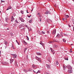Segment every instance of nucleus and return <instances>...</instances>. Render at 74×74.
<instances>
[{"label": "nucleus", "mask_w": 74, "mask_h": 74, "mask_svg": "<svg viewBox=\"0 0 74 74\" xmlns=\"http://www.w3.org/2000/svg\"><path fill=\"white\" fill-rule=\"evenodd\" d=\"M40 22H41V18H40Z\"/></svg>", "instance_id": "79ce46f5"}, {"label": "nucleus", "mask_w": 74, "mask_h": 74, "mask_svg": "<svg viewBox=\"0 0 74 74\" xmlns=\"http://www.w3.org/2000/svg\"><path fill=\"white\" fill-rule=\"evenodd\" d=\"M53 47L54 48H55V47L56 48H57L58 47V46H57L56 45H53Z\"/></svg>", "instance_id": "dca6fc26"}, {"label": "nucleus", "mask_w": 74, "mask_h": 74, "mask_svg": "<svg viewBox=\"0 0 74 74\" xmlns=\"http://www.w3.org/2000/svg\"><path fill=\"white\" fill-rule=\"evenodd\" d=\"M73 31L74 32V29H73Z\"/></svg>", "instance_id": "338daca9"}, {"label": "nucleus", "mask_w": 74, "mask_h": 74, "mask_svg": "<svg viewBox=\"0 0 74 74\" xmlns=\"http://www.w3.org/2000/svg\"><path fill=\"white\" fill-rule=\"evenodd\" d=\"M14 60L12 59H11L10 60V63L11 64L12 63V62H13V61Z\"/></svg>", "instance_id": "9d476101"}, {"label": "nucleus", "mask_w": 74, "mask_h": 74, "mask_svg": "<svg viewBox=\"0 0 74 74\" xmlns=\"http://www.w3.org/2000/svg\"><path fill=\"white\" fill-rule=\"evenodd\" d=\"M27 11H28L27 10V13H29V12H27Z\"/></svg>", "instance_id": "4d7b16f0"}, {"label": "nucleus", "mask_w": 74, "mask_h": 74, "mask_svg": "<svg viewBox=\"0 0 74 74\" xmlns=\"http://www.w3.org/2000/svg\"><path fill=\"white\" fill-rule=\"evenodd\" d=\"M52 21L49 18H47V22H52Z\"/></svg>", "instance_id": "423d86ee"}, {"label": "nucleus", "mask_w": 74, "mask_h": 74, "mask_svg": "<svg viewBox=\"0 0 74 74\" xmlns=\"http://www.w3.org/2000/svg\"><path fill=\"white\" fill-rule=\"evenodd\" d=\"M14 19H15V18H14V17H13V16H12V17L11 18V21L13 22V21H14Z\"/></svg>", "instance_id": "9b49d317"}, {"label": "nucleus", "mask_w": 74, "mask_h": 74, "mask_svg": "<svg viewBox=\"0 0 74 74\" xmlns=\"http://www.w3.org/2000/svg\"><path fill=\"white\" fill-rule=\"evenodd\" d=\"M21 22H25V20H23V18L21 20Z\"/></svg>", "instance_id": "5701e85b"}, {"label": "nucleus", "mask_w": 74, "mask_h": 74, "mask_svg": "<svg viewBox=\"0 0 74 74\" xmlns=\"http://www.w3.org/2000/svg\"><path fill=\"white\" fill-rule=\"evenodd\" d=\"M12 48L13 49H14V47L13 46L12 47Z\"/></svg>", "instance_id": "13d9d810"}, {"label": "nucleus", "mask_w": 74, "mask_h": 74, "mask_svg": "<svg viewBox=\"0 0 74 74\" xmlns=\"http://www.w3.org/2000/svg\"><path fill=\"white\" fill-rule=\"evenodd\" d=\"M27 17H28V18H30V16H27Z\"/></svg>", "instance_id": "5fc2aeb1"}, {"label": "nucleus", "mask_w": 74, "mask_h": 74, "mask_svg": "<svg viewBox=\"0 0 74 74\" xmlns=\"http://www.w3.org/2000/svg\"><path fill=\"white\" fill-rule=\"evenodd\" d=\"M69 27H71V26L70 25H69Z\"/></svg>", "instance_id": "3c124183"}, {"label": "nucleus", "mask_w": 74, "mask_h": 74, "mask_svg": "<svg viewBox=\"0 0 74 74\" xmlns=\"http://www.w3.org/2000/svg\"><path fill=\"white\" fill-rule=\"evenodd\" d=\"M27 48H26L24 49V52H26V50H27Z\"/></svg>", "instance_id": "4be33fe9"}, {"label": "nucleus", "mask_w": 74, "mask_h": 74, "mask_svg": "<svg viewBox=\"0 0 74 74\" xmlns=\"http://www.w3.org/2000/svg\"><path fill=\"white\" fill-rule=\"evenodd\" d=\"M53 41H50L49 42V44H51L52 43H53Z\"/></svg>", "instance_id": "c756f323"}, {"label": "nucleus", "mask_w": 74, "mask_h": 74, "mask_svg": "<svg viewBox=\"0 0 74 74\" xmlns=\"http://www.w3.org/2000/svg\"><path fill=\"white\" fill-rule=\"evenodd\" d=\"M25 26V25L24 24H22L21 25H20L19 26V28H20V29H23V28H21V27H22H22H23V26Z\"/></svg>", "instance_id": "7ed1b4c3"}, {"label": "nucleus", "mask_w": 74, "mask_h": 74, "mask_svg": "<svg viewBox=\"0 0 74 74\" xmlns=\"http://www.w3.org/2000/svg\"><path fill=\"white\" fill-rule=\"evenodd\" d=\"M67 18H69V16L68 15H66Z\"/></svg>", "instance_id": "c03bdc74"}, {"label": "nucleus", "mask_w": 74, "mask_h": 74, "mask_svg": "<svg viewBox=\"0 0 74 74\" xmlns=\"http://www.w3.org/2000/svg\"><path fill=\"white\" fill-rule=\"evenodd\" d=\"M56 65H58L59 64V63L58 62H56Z\"/></svg>", "instance_id": "7c9ffc66"}, {"label": "nucleus", "mask_w": 74, "mask_h": 74, "mask_svg": "<svg viewBox=\"0 0 74 74\" xmlns=\"http://www.w3.org/2000/svg\"><path fill=\"white\" fill-rule=\"evenodd\" d=\"M67 66H64V70H65L66 69H67Z\"/></svg>", "instance_id": "f3484780"}, {"label": "nucleus", "mask_w": 74, "mask_h": 74, "mask_svg": "<svg viewBox=\"0 0 74 74\" xmlns=\"http://www.w3.org/2000/svg\"><path fill=\"white\" fill-rule=\"evenodd\" d=\"M37 15H40V13H38Z\"/></svg>", "instance_id": "8fccbe9b"}, {"label": "nucleus", "mask_w": 74, "mask_h": 74, "mask_svg": "<svg viewBox=\"0 0 74 74\" xmlns=\"http://www.w3.org/2000/svg\"><path fill=\"white\" fill-rule=\"evenodd\" d=\"M24 44L25 45H27V43L25 41H24Z\"/></svg>", "instance_id": "aec40b11"}, {"label": "nucleus", "mask_w": 74, "mask_h": 74, "mask_svg": "<svg viewBox=\"0 0 74 74\" xmlns=\"http://www.w3.org/2000/svg\"><path fill=\"white\" fill-rule=\"evenodd\" d=\"M64 18H62V21H64Z\"/></svg>", "instance_id": "603ef678"}, {"label": "nucleus", "mask_w": 74, "mask_h": 74, "mask_svg": "<svg viewBox=\"0 0 74 74\" xmlns=\"http://www.w3.org/2000/svg\"><path fill=\"white\" fill-rule=\"evenodd\" d=\"M25 27H27V25H25Z\"/></svg>", "instance_id": "09e8293b"}, {"label": "nucleus", "mask_w": 74, "mask_h": 74, "mask_svg": "<svg viewBox=\"0 0 74 74\" xmlns=\"http://www.w3.org/2000/svg\"><path fill=\"white\" fill-rule=\"evenodd\" d=\"M12 8H11V6L9 7L6 10H10V9H11Z\"/></svg>", "instance_id": "4468645a"}, {"label": "nucleus", "mask_w": 74, "mask_h": 74, "mask_svg": "<svg viewBox=\"0 0 74 74\" xmlns=\"http://www.w3.org/2000/svg\"><path fill=\"white\" fill-rule=\"evenodd\" d=\"M38 59V60L39 61H40V62H41V60L39 58V59Z\"/></svg>", "instance_id": "a18cd8bd"}, {"label": "nucleus", "mask_w": 74, "mask_h": 74, "mask_svg": "<svg viewBox=\"0 0 74 74\" xmlns=\"http://www.w3.org/2000/svg\"><path fill=\"white\" fill-rule=\"evenodd\" d=\"M60 36V35L59 34H58L56 36L57 37H58V38H59V37Z\"/></svg>", "instance_id": "a211bd4d"}, {"label": "nucleus", "mask_w": 74, "mask_h": 74, "mask_svg": "<svg viewBox=\"0 0 74 74\" xmlns=\"http://www.w3.org/2000/svg\"><path fill=\"white\" fill-rule=\"evenodd\" d=\"M10 34L11 35V36H13V35H12V33H10Z\"/></svg>", "instance_id": "a19ab883"}, {"label": "nucleus", "mask_w": 74, "mask_h": 74, "mask_svg": "<svg viewBox=\"0 0 74 74\" xmlns=\"http://www.w3.org/2000/svg\"><path fill=\"white\" fill-rule=\"evenodd\" d=\"M71 45H73V44H71Z\"/></svg>", "instance_id": "052dcab7"}, {"label": "nucleus", "mask_w": 74, "mask_h": 74, "mask_svg": "<svg viewBox=\"0 0 74 74\" xmlns=\"http://www.w3.org/2000/svg\"><path fill=\"white\" fill-rule=\"evenodd\" d=\"M21 28V29H23H23H24V27H23L22 26Z\"/></svg>", "instance_id": "de8ad7c7"}, {"label": "nucleus", "mask_w": 74, "mask_h": 74, "mask_svg": "<svg viewBox=\"0 0 74 74\" xmlns=\"http://www.w3.org/2000/svg\"><path fill=\"white\" fill-rule=\"evenodd\" d=\"M5 45H7V44H8V42H5Z\"/></svg>", "instance_id": "cd10ccee"}, {"label": "nucleus", "mask_w": 74, "mask_h": 74, "mask_svg": "<svg viewBox=\"0 0 74 74\" xmlns=\"http://www.w3.org/2000/svg\"><path fill=\"white\" fill-rule=\"evenodd\" d=\"M63 42H66V40H65V39H63Z\"/></svg>", "instance_id": "473e14b6"}, {"label": "nucleus", "mask_w": 74, "mask_h": 74, "mask_svg": "<svg viewBox=\"0 0 74 74\" xmlns=\"http://www.w3.org/2000/svg\"><path fill=\"white\" fill-rule=\"evenodd\" d=\"M0 54H1V51H0Z\"/></svg>", "instance_id": "680f3d73"}, {"label": "nucleus", "mask_w": 74, "mask_h": 74, "mask_svg": "<svg viewBox=\"0 0 74 74\" xmlns=\"http://www.w3.org/2000/svg\"><path fill=\"white\" fill-rule=\"evenodd\" d=\"M42 33L43 34H45V32H44L43 31H42Z\"/></svg>", "instance_id": "c9c22d12"}, {"label": "nucleus", "mask_w": 74, "mask_h": 74, "mask_svg": "<svg viewBox=\"0 0 74 74\" xmlns=\"http://www.w3.org/2000/svg\"><path fill=\"white\" fill-rule=\"evenodd\" d=\"M48 60L49 62V58H48Z\"/></svg>", "instance_id": "864d4df0"}, {"label": "nucleus", "mask_w": 74, "mask_h": 74, "mask_svg": "<svg viewBox=\"0 0 74 74\" xmlns=\"http://www.w3.org/2000/svg\"><path fill=\"white\" fill-rule=\"evenodd\" d=\"M51 13L49 11H47L45 13V14H50Z\"/></svg>", "instance_id": "f8f14e48"}, {"label": "nucleus", "mask_w": 74, "mask_h": 74, "mask_svg": "<svg viewBox=\"0 0 74 74\" xmlns=\"http://www.w3.org/2000/svg\"><path fill=\"white\" fill-rule=\"evenodd\" d=\"M12 55L13 56V58H16V55L15 54H12Z\"/></svg>", "instance_id": "20e7f679"}, {"label": "nucleus", "mask_w": 74, "mask_h": 74, "mask_svg": "<svg viewBox=\"0 0 74 74\" xmlns=\"http://www.w3.org/2000/svg\"><path fill=\"white\" fill-rule=\"evenodd\" d=\"M9 29H8V28L7 29V30H8Z\"/></svg>", "instance_id": "69168bd1"}, {"label": "nucleus", "mask_w": 74, "mask_h": 74, "mask_svg": "<svg viewBox=\"0 0 74 74\" xmlns=\"http://www.w3.org/2000/svg\"><path fill=\"white\" fill-rule=\"evenodd\" d=\"M32 21H33V20H32V19H31L30 20H29V23H32Z\"/></svg>", "instance_id": "6ab92c4d"}, {"label": "nucleus", "mask_w": 74, "mask_h": 74, "mask_svg": "<svg viewBox=\"0 0 74 74\" xmlns=\"http://www.w3.org/2000/svg\"><path fill=\"white\" fill-rule=\"evenodd\" d=\"M5 49L7 48V47L6 46H5Z\"/></svg>", "instance_id": "bf43d9fd"}, {"label": "nucleus", "mask_w": 74, "mask_h": 74, "mask_svg": "<svg viewBox=\"0 0 74 74\" xmlns=\"http://www.w3.org/2000/svg\"><path fill=\"white\" fill-rule=\"evenodd\" d=\"M26 37H27H27H28V36H26Z\"/></svg>", "instance_id": "e2e57ef3"}, {"label": "nucleus", "mask_w": 74, "mask_h": 74, "mask_svg": "<svg viewBox=\"0 0 74 74\" xmlns=\"http://www.w3.org/2000/svg\"><path fill=\"white\" fill-rule=\"evenodd\" d=\"M27 40H29V37H27Z\"/></svg>", "instance_id": "37998d69"}, {"label": "nucleus", "mask_w": 74, "mask_h": 74, "mask_svg": "<svg viewBox=\"0 0 74 74\" xmlns=\"http://www.w3.org/2000/svg\"><path fill=\"white\" fill-rule=\"evenodd\" d=\"M64 34V36H68V35L65 34Z\"/></svg>", "instance_id": "72a5a7b5"}, {"label": "nucleus", "mask_w": 74, "mask_h": 74, "mask_svg": "<svg viewBox=\"0 0 74 74\" xmlns=\"http://www.w3.org/2000/svg\"><path fill=\"white\" fill-rule=\"evenodd\" d=\"M32 67H33L34 68V64H33L32 66Z\"/></svg>", "instance_id": "ea45409f"}, {"label": "nucleus", "mask_w": 74, "mask_h": 74, "mask_svg": "<svg viewBox=\"0 0 74 74\" xmlns=\"http://www.w3.org/2000/svg\"><path fill=\"white\" fill-rule=\"evenodd\" d=\"M1 3H4L5 2V1H1Z\"/></svg>", "instance_id": "58836bf2"}, {"label": "nucleus", "mask_w": 74, "mask_h": 74, "mask_svg": "<svg viewBox=\"0 0 74 74\" xmlns=\"http://www.w3.org/2000/svg\"><path fill=\"white\" fill-rule=\"evenodd\" d=\"M67 68L68 69H72L73 67L71 66L70 65H67Z\"/></svg>", "instance_id": "f257e3e1"}, {"label": "nucleus", "mask_w": 74, "mask_h": 74, "mask_svg": "<svg viewBox=\"0 0 74 74\" xmlns=\"http://www.w3.org/2000/svg\"><path fill=\"white\" fill-rule=\"evenodd\" d=\"M53 41L54 42H59V39L57 40H53Z\"/></svg>", "instance_id": "39448f33"}, {"label": "nucleus", "mask_w": 74, "mask_h": 74, "mask_svg": "<svg viewBox=\"0 0 74 74\" xmlns=\"http://www.w3.org/2000/svg\"><path fill=\"white\" fill-rule=\"evenodd\" d=\"M46 66L47 67V69H50V65L47 64Z\"/></svg>", "instance_id": "6e6552de"}, {"label": "nucleus", "mask_w": 74, "mask_h": 74, "mask_svg": "<svg viewBox=\"0 0 74 74\" xmlns=\"http://www.w3.org/2000/svg\"><path fill=\"white\" fill-rule=\"evenodd\" d=\"M26 37H27H27H28V36H26Z\"/></svg>", "instance_id": "0e129e2a"}, {"label": "nucleus", "mask_w": 74, "mask_h": 74, "mask_svg": "<svg viewBox=\"0 0 74 74\" xmlns=\"http://www.w3.org/2000/svg\"><path fill=\"white\" fill-rule=\"evenodd\" d=\"M31 11H33V10H32Z\"/></svg>", "instance_id": "774afa93"}, {"label": "nucleus", "mask_w": 74, "mask_h": 74, "mask_svg": "<svg viewBox=\"0 0 74 74\" xmlns=\"http://www.w3.org/2000/svg\"><path fill=\"white\" fill-rule=\"evenodd\" d=\"M56 29H54L52 33L53 34H56Z\"/></svg>", "instance_id": "1a4fd4ad"}, {"label": "nucleus", "mask_w": 74, "mask_h": 74, "mask_svg": "<svg viewBox=\"0 0 74 74\" xmlns=\"http://www.w3.org/2000/svg\"><path fill=\"white\" fill-rule=\"evenodd\" d=\"M21 14H23V13H24V12L23 11V10H21Z\"/></svg>", "instance_id": "393cba45"}, {"label": "nucleus", "mask_w": 74, "mask_h": 74, "mask_svg": "<svg viewBox=\"0 0 74 74\" xmlns=\"http://www.w3.org/2000/svg\"><path fill=\"white\" fill-rule=\"evenodd\" d=\"M40 44H41V45H42V46H43L44 45V44H43L42 43L40 42Z\"/></svg>", "instance_id": "2f4dec72"}, {"label": "nucleus", "mask_w": 74, "mask_h": 74, "mask_svg": "<svg viewBox=\"0 0 74 74\" xmlns=\"http://www.w3.org/2000/svg\"><path fill=\"white\" fill-rule=\"evenodd\" d=\"M36 54L38 55H41L42 54L40 53H36Z\"/></svg>", "instance_id": "2eb2a0df"}, {"label": "nucleus", "mask_w": 74, "mask_h": 74, "mask_svg": "<svg viewBox=\"0 0 74 74\" xmlns=\"http://www.w3.org/2000/svg\"><path fill=\"white\" fill-rule=\"evenodd\" d=\"M4 64H8V63L7 62H4Z\"/></svg>", "instance_id": "412c9836"}, {"label": "nucleus", "mask_w": 74, "mask_h": 74, "mask_svg": "<svg viewBox=\"0 0 74 74\" xmlns=\"http://www.w3.org/2000/svg\"><path fill=\"white\" fill-rule=\"evenodd\" d=\"M36 59H37V60L39 59V58H38L37 57H36Z\"/></svg>", "instance_id": "4c0bfd02"}, {"label": "nucleus", "mask_w": 74, "mask_h": 74, "mask_svg": "<svg viewBox=\"0 0 74 74\" xmlns=\"http://www.w3.org/2000/svg\"><path fill=\"white\" fill-rule=\"evenodd\" d=\"M19 19H20V20H21V21L22 20V19H23L21 17H19Z\"/></svg>", "instance_id": "f704fd0d"}, {"label": "nucleus", "mask_w": 74, "mask_h": 74, "mask_svg": "<svg viewBox=\"0 0 74 74\" xmlns=\"http://www.w3.org/2000/svg\"><path fill=\"white\" fill-rule=\"evenodd\" d=\"M16 42L17 43L18 45H19V42H18L16 40Z\"/></svg>", "instance_id": "e433bc0d"}, {"label": "nucleus", "mask_w": 74, "mask_h": 74, "mask_svg": "<svg viewBox=\"0 0 74 74\" xmlns=\"http://www.w3.org/2000/svg\"><path fill=\"white\" fill-rule=\"evenodd\" d=\"M28 71H31V70H30V69L28 70Z\"/></svg>", "instance_id": "49530a36"}, {"label": "nucleus", "mask_w": 74, "mask_h": 74, "mask_svg": "<svg viewBox=\"0 0 74 74\" xmlns=\"http://www.w3.org/2000/svg\"><path fill=\"white\" fill-rule=\"evenodd\" d=\"M15 22H16V23H19V22H18L17 20H15Z\"/></svg>", "instance_id": "c85d7f7f"}, {"label": "nucleus", "mask_w": 74, "mask_h": 74, "mask_svg": "<svg viewBox=\"0 0 74 74\" xmlns=\"http://www.w3.org/2000/svg\"><path fill=\"white\" fill-rule=\"evenodd\" d=\"M60 36L63 37V32H61L60 33Z\"/></svg>", "instance_id": "ddd939ff"}, {"label": "nucleus", "mask_w": 74, "mask_h": 74, "mask_svg": "<svg viewBox=\"0 0 74 74\" xmlns=\"http://www.w3.org/2000/svg\"><path fill=\"white\" fill-rule=\"evenodd\" d=\"M40 73V70H38V71L36 72V74H38V73Z\"/></svg>", "instance_id": "a878e982"}, {"label": "nucleus", "mask_w": 74, "mask_h": 74, "mask_svg": "<svg viewBox=\"0 0 74 74\" xmlns=\"http://www.w3.org/2000/svg\"><path fill=\"white\" fill-rule=\"evenodd\" d=\"M68 72L69 73H72L73 72V70H72V69H68Z\"/></svg>", "instance_id": "f03ea898"}, {"label": "nucleus", "mask_w": 74, "mask_h": 74, "mask_svg": "<svg viewBox=\"0 0 74 74\" xmlns=\"http://www.w3.org/2000/svg\"><path fill=\"white\" fill-rule=\"evenodd\" d=\"M50 49L51 50V52L53 53V55H54V54L55 53V51H54L53 50H52V49H51V48H50Z\"/></svg>", "instance_id": "0eeeda50"}, {"label": "nucleus", "mask_w": 74, "mask_h": 74, "mask_svg": "<svg viewBox=\"0 0 74 74\" xmlns=\"http://www.w3.org/2000/svg\"><path fill=\"white\" fill-rule=\"evenodd\" d=\"M70 52H73V51H70Z\"/></svg>", "instance_id": "6e6d98bb"}, {"label": "nucleus", "mask_w": 74, "mask_h": 74, "mask_svg": "<svg viewBox=\"0 0 74 74\" xmlns=\"http://www.w3.org/2000/svg\"><path fill=\"white\" fill-rule=\"evenodd\" d=\"M65 60H68L69 59H68V58H64Z\"/></svg>", "instance_id": "bb28decb"}, {"label": "nucleus", "mask_w": 74, "mask_h": 74, "mask_svg": "<svg viewBox=\"0 0 74 74\" xmlns=\"http://www.w3.org/2000/svg\"><path fill=\"white\" fill-rule=\"evenodd\" d=\"M24 71L25 72V73H27V70H24Z\"/></svg>", "instance_id": "b1692460"}]
</instances>
